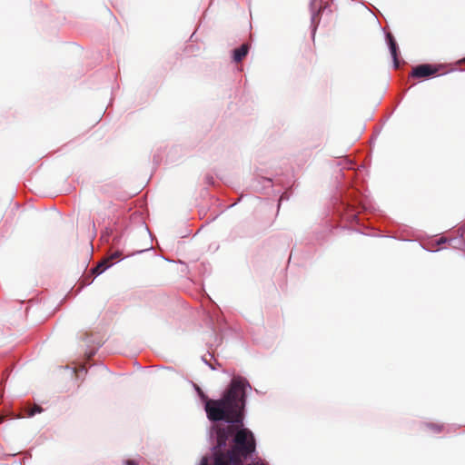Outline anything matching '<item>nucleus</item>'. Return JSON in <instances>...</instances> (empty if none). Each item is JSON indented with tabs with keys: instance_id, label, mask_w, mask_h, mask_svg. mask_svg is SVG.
Masks as SVG:
<instances>
[{
	"instance_id": "20e7f679",
	"label": "nucleus",
	"mask_w": 465,
	"mask_h": 465,
	"mask_svg": "<svg viewBox=\"0 0 465 465\" xmlns=\"http://www.w3.org/2000/svg\"><path fill=\"white\" fill-rule=\"evenodd\" d=\"M440 70V66H434L429 64H422L414 67L411 73V76L414 78L429 77L436 74Z\"/></svg>"
},
{
	"instance_id": "f257e3e1",
	"label": "nucleus",
	"mask_w": 465,
	"mask_h": 465,
	"mask_svg": "<svg viewBox=\"0 0 465 465\" xmlns=\"http://www.w3.org/2000/svg\"><path fill=\"white\" fill-rule=\"evenodd\" d=\"M249 383L242 377H234L228 389L219 400L209 399L196 387L201 399L205 402L207 417L212 421L224 420L228 423H242L245 408V389Z\"/></svg>"
},
{
	"instance_id": "f03ea898",
	"label": "nucleus",
	"mask_w": 465,
	"mask_h": 465,
	"mask_svg": "<svg viewBox=\"0 0 465 465\" xmlns=\"http://www.w3.org/2000/svg\"><path fill=\"white\" fill-rule=\"evenodd\" d=\"M243 422L229 423L223 427H218L216 430L217 447L223 448L227 441L233 437V446L232 450H227L234 460V465H242V459L251 456L256 448L253 434L248 429L242 428Z\"/></svg>"
},
{
	"instance_id": "6e6552de",
	"label": "nucleus",
	"mask_w": 465,
	"mask_h": 465,
	"mask_svg": "<svg viewBox=\"0 0 465 465\" xmlns=\"http://www.w3.org/2000/svg\"><path fill=\"white\" fill-rule=\"evenodd\" d=\"M430 428H432L433 430H435L436 431H440L441 430V427L439 426V425H432V424H430L429 425Z\"/></svg>"
},
{
	"instance_id": "423d86ee",
	"label": "nucleus",
	"mask_w": 465,
	"mask_h": 465,
	"mask_svg": "<svg viewBox=\"0 0 465 465\" xmlns=\"http://www.w3.org/2000/svg\"><path fill=\"white\" fill-rule=\"evenodd\" d=\"M387 40H388V43H389V46H390V50H391V55H392L393 59H394V63H395L396 66H398L397 45H396V42L394 40L393 35L391 33L387 34Z\"/></svg>"
},
{
	"instance_id": "0eeeda50",
	"label": "nucleus",
	"mask_w": 465,
	"mask_h": 465,
	"mask_svg": "<svg viewBox=\"0 0 465 465\" xmlns=\"http://www.w3.org/2000/svg\"><path fill=\"white\" fill-rule=\"evenodd\" d=\"M42 411H43L42 407H40L39 405H34V407H33V408H31V409L28 411L27 415H28L29 417H32V416H34V415H35V414H36V413H40V412H42Z\"/></svg>"
},
{
	"instance_id": "7ed1b4c3",
	"label": "nucleus",
	"mask_w": 465,
	"mask_h": 465,
	"mask_svg": "<svg viewBox=\"0 0 465 465\" xmlns=\"http://www.w3.org/2000/svg\"><path fill=\"white\" fill-rule=\"evenodd\" d=\"M123 257V252L115 251L111 254L104 257L95 267L91 270L93 275L97 276L105 272L108 268L119 262Z\"/></svg>"
},
{
	"instance_id": "39448f33",
	"label": "nucleus",
	"mask_w": 465,
	"mask_h": 465,
	"mask_svg": "<svg viewBox=\"0 0 465 465\" xmlns=\"http://www.w3.org/2000/svg\"><path fill=\"white\" fill-rule=\"evenodd\" d=\"M249 45L247 44L242 45L239 48L233 51V60L236 63L241 62L248 54Z\"/></svg>"
},
{
	"instance_id": "1a4fd4ad",
	"label": "nucleus",
	"mask_w": 465,
	"mask_h": 465,
	"mask_svg": "<svg viewBox=\"0 0 465 465\" xmlns=\"http://www.w3.org/2000/svg\"><path fill=\"white\" fill-rule=\"evenodd\" d=\"M126 465H137V463H136L134 460H128L126 461Z\"/></svg>"
}]
</instances>
